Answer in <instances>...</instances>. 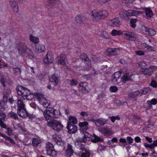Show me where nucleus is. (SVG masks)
I'll list each match as a JSON object with an SVG mask.
<instances>
[{"label":"nucleus","mask_w":157,"mask_h":157,"mask_svg":"<svg viewBox=\"0 0 157 157\" xmlns=\"http://www.w3.org/2000/svg\"><path fill=\"white\" fill-rule=\"evenodd\" d=\"M27 117H28V118L31 120H33L34 118H35V116L33 114H29V113L28 112Z\"/></svg>","instance_id":"55"},{"label":"nucleus","mask_w":157,"mask_h":157,"mask_svg":"<svg viewBox=\"0 0 157 157\" xmlns=\"http://www.w3.org/2000/svg\"><path fill=\"white\" fill-rule=\"evenodd\" d=\"M83 60V61L88 64L90 62V60L88 57H86L84 59H82V60Z\"/></svg>","instance_id":"64"},{"label":"nucleus","mask_w":157,"mask_h":157,"mask_svg":"<svg viewBox=\"0 0 157 157\" xmlns=\"http://www.w3.org/2000/svg\"><path fill=\"white\" fill-rule=\"evenodd\" d=\"M119 14L120 17L122 19L127 20V18L128 17L127 11L122 10L120 13Z\"/></svg>","instance_id":"29"},{"label":"nucleus","mask_w":157,"mask_h":157,"mask_svg":"<svg viewBox=\"0 0 157 157\" xmlns=\"http://www.w3.org/2000/svg\"><path fill=\"white\" fill-rule=\"evenodd\" d=\"M49 80L51 83L55 86L59 82V77L57 75L54 74L50 77Z\"/></svg>","instance_id":"13"},{"label":"nucleus","mask_w":157,"mask_h":157,"mask_svg":"<svg viewBox=\"0 0 157 157\" xmlns=\"http://www.w3.org/2000/svg\"><path fill=\"white\" fill-rule=\"evenodd\" d=\"M16 47L18 51V54L21 55L26 52L29 48L23 42L17 43L16 44Z\"/></svg>","instance_id":"9"},{"label":"nucleus","mask_w":157,"mask_h":157,"mask_svg":"<svg viewBox=\"0 0 157 157\" xmlns=\"http://www.w3.org/2000/svg\"><path fill=\"white\" fill-rule=\"evenodd\" d=\"M70 85L72 86H75L78 83L77 81L74 79H72L70 80Z\"/></svg>","instance_id":"59"},{"label":"nucleus","mask_w":157,"mask_h":157,"mask_svg":"<svg viewBox=\"0 0 157 157\" xmlns=\"http://www.w3.org/2000/svg\"><path fill=\"white\" fill-rule=\"evenodd\" d=\"M140 91H137L129 93L128 96L131 98H134L138 96L140 94Z\"/></svg>","instance_id":"35"},{"label":"nucleus","mask_w":157,"mask_h":157,"mask_svg":"<svg viewBox=\"0 0 157 157\" xmlns=\"http://www.w3.org/2000/svg\"><path fill=\"white\" fill-rule=\"evenodd\" d=\"M54 58L50 53L48 52L44 59V62L47 64L52 63L53 61Z\"/></svg>","instance_id":"14"},{"label":"nucleus","mask_w":157,"mask_h":157,"mask_svg":"<svg viewBox=\"0 0 157 157\" xmlns=\"http://www.w3.org/2000/svg\"><path fill=\"white\" fill-rule=\"evenodd\" d=\"M105 52L106 55L108 56H117L120 53L118 48H109L106 49Z\"/></svg>","instance_id":"10"},{"label":"nucleus","mask_w":157,"mask_h":157,"mask_svg":"<svg viewBox=\"0 0 157 157\" xmlns=\"http://www.w3.org/2000/svg\"><path fill=\"white\" fill-rule=\"evenodd\" d=\"M99 14L101 19L105 18L108 15V11L106 10H104L98 12Z\"/></svg>","instance_id":"32"},{"label":"nucleus","mask_w":157,"mask_h":157,"mask_svg":"<svg viewBox=\"0 0 157 157\" xmlns=\"http://www.w3.org/2000/svg\"><path fill=\"white\" fill-rule=\"evenodd\" d=\"M121 81L125 83L126 81L131 80L129 74H126L124 75L121 78Z\"/></svg>","instance_id":"31"},{"label":"nucleus","mask_w":157,"mask_h":157,"mask_svg":"<svg viewBox=\"0 0 157 157\" xmlns=\"http://www.w3.org/2000/svg\"><path fill=\"white\" fill-rule=\"evenodd\" d=\"M47 121V125L57 131H60V130L63 128V126L61 122L59 121L53 119L52 120Z\"/></svg>","instance_id":"5"},{"label":"nucleus","mask_w":157,"mask_h":157,"mask_svg":"<svg viewBox=\"0 0 157 157\" xmlns=\"http://www.w3.org/2000/svg\"><path fill=\"white\" fill-rule=\"evenodd\" d=\"M144 52H148L152 50L154 47L147 44H144L142 46Z\"/></svg>","instance_id":"26"},{"label":"nucleus","mask_w":157,"mask_h":157,"mask_svg":"<svg viewBox=\"0 0 157 157\" xmlns=\"http://www.w3.org/2000/svg\"><path fill=\"white\" fill-rule=\"evenodd\" d=\"M38 78L42 80L45 77V75L44 74H40L38 75Z\"/></svg>","instance_id":"61"},{"label":"nucleus","mask_w":157,"mask_h":157,"mask_svg":"<svg viewBox=\"0 0 157 157\" xmlns=\"http://www.w3.org/2000/svg\"><path fill=\"white\" fill-rule=\"evenodd\" d=\"M111 34L113 36L123 34L125 36V37L127 39L133 40H136V37L134 33L128 31H124L122 32L121 30H119V31L117 30H112Z\"/></svg>","instance_id":"3"},{"label":"nucleus","mask_w":157,"mask_h":157,"mask_svg":"<svg viewBox=\"0 0 157 157\" xmlns=\"http://www.w3.org/2000/svg\"><path fill=\"white\" fill-rule=\"evenodd\" d=\"M139 67L142 68V69H144L143 68L146 66V63L144 61H142L139 63Z\"/></svg>","instance_id":"51"},{"label":"nucleus","mask_w":157,"mask_h":157,"mask_svg":"<svg viewBox=\"0 0 157 157\" xmlns=\"http://www.w3.org/2000/svg\"><path fill=\"white\" fill-rule=\"evenodd\" d=\"M68 130V133L69 134H74L77 131V127L75 124H67L66 127Z\"/></svg>","instance_id":"12"},{"label":"nucleus","mask_w":157,"mask_h":157,"mask_svg":"<svg viewBox=\"0 0 157 157\" xmlns=\"http://www.w3.org/2000/svg\"><path fill=\"white\" fill-rule=\"evenodd\" d=\"M46 50L44 45L43 44H38L36 46L35 52L37 53L44 52Z\"/></svg>","instance_id":"20"},{"label":"nucleus","mask_w":157,"mask_h":157,"mask_svg":"<svg viewBox=\"0 0 157 157\" xmlns=\"http://www.w3.org/2000/svg\"><path fill=\"white\" fill-rule=\"evenodd\" d=\"M36 93H34V94L31 93V92H30V94H28L25 98H24V99H26L27 100H31L34 98V96H35V94Z\"/></svg>","instance_id":"40"},{"label":"nucleus","mask_w":157,"mask_h":157,"mask_svg":"<svg viewBox=\"0 0 157 157\" xmlns=\"http://www.w3.org/2000/svg\"><path fill=\"white\" fill-rule=\"evenodd\" d=\"M78 144L77 145L79 146V149L81 150L82 151H83L84 150L85 151L86 150L85 148V146L84 145L82 144L81 143V142L78 141L77 142Z\"/></svg>","instance_id":"46"},{"label":"nucleus","mask_w":157,"mask_h":157,"mask_svg":"<svg viewBox=\"0 0 157 157\" xmlns=\"http://www.w3.org/2000/svg\"><path fill=\"white\" fill-rule=\"evenodd\" d=\"M151 88L149 87H146L144 88L143 90H141V94H145L149 93L151 91Z\"/></svg>","instance_id":"43"},{"label":"nucleus","mask_w":157,"mask_h":157,"mask_svg":"<svg viewBox=\"0 0 157 157\" xmlns=\"http://www.w3.org/2000/svg\"><path fill=\"white\" fill-rule=\"evenodd\" d=\"M74 153V150L72 149V146L68 144L67 148L65 150V156L67 157H70Z\"/></svg>","instance_id":"16"},{"label":"nucleus","mask_w":157,"mask_h":157,"mask_svg":"<svg viewBox=\"0 0 157 157\" xmlns=\"http://www.w3.org/2000/svg\"><path fill=\"white\" fill-rule=\"evenodd\" d=\"M58 63L59 64L64 65L65 64V61L67 60L66 55L63 54H60L59 56L57 57Z\"/></svg>","instance_id":"15"},{"label":"nucleus","mask_w":157,"mask_h":157,"mask_svg":"<svg viewBox=\"0 0 157 157\" xmlns=\"http://www.w3.org/2000/svg\"><path fill=\"white\" fill-rule=\"evenodd\" d=\"M47 121V125L57 131H60V130L63 128V126L61 122L59 121L53 119L52 120Z\"/></svg>","instance_id":"4"},{"label":"nucleus","mask_w":157,"mask_h":157,"mask_svg":"<svg viewBox=\"0 0 157 157\" xmlns=\"http://www.w3.org/2000/svg\"><path fill=\"white\" fill-rule=\"evenodd\" d=\"M142 72L144 74L151 75L153 72V70L151 68H145L142 69Z\"/></svg>","instance_id":"27"},{"label":"nucleus","mask_w":157,"mask_h":157,"mask_svg":"<svg viewBox=\"0 0 157 157\" xmlns=\"http://www.w3.org/2000/svg\"><path fill=\"white\" fill-rule=\"evenodd\" d=\"M17 109L25 108V105L23 101L20 99L17 100Z\"/></svg>","instance_id":"33"},{"label":"nucleus","mask_w":157,"mask_h":157,"mask_svg":"<svg viewBox=\"0 0 157 157\" xmlns=\"http://www.w3.org/2000/svg\"><path fill=\"white\" fill-rule=\"evenodd\" d=\"M127 142L129 144H131L133 142L132 139L130 136H128L127 137Z\"/></svg>","instance_id":"57"},{"label":"nucleus","mask_w":157,"mask_h":157,"mask_svg":"<svg viewBox=\"0 0 157 157\" xmlns=\"http://www.w3.org/2000/svg\"><path fill=\"white\" fill-rule=\"evenodd\" d=\"M46 151L47 154L52 157H55L57 154V152L54 149V145L49 142L46 144Z\"/></svg>","instance_id":"6"},{"label":"nucleus","mask_w":157,"mask_h":157,"mask_svg":"<svg viewBox=\"0 0 157 157\" xmlns=\"http://www.w3.org/2000/svg\"><path fill=\"white\" fill-rule=\"evenodd\" d=\"M24 54L27 55L30 59H33L34 58V55L33 52L29 48Z\"/></svg>","instance_id":"34"},{"label":"nucleus","mask_w":157,"mask_h":157,"mask_svg":"<svg viewBox=\"0 0 157 157\" xmlns=\"http://www.w3.org/2000/svg\"><path fill=\"white\" fill-rule=\"evenodd\" d=\"M6 140H8L10 141V142L13 144H15V142L10 137H9L6 136V138L5 139Z\"/></svg>","instance_id":"56"},{"label":"nucleus","mask_w":157,"mask_h":157,"mask_svg":"<svg viewBox=\"0 0 157 157\" xmlns=\"http://www.w3.org/2000/svg\"><path fill=\"white\" fill-rule=\"evenodd\" d=\"M13 72L15 75H19L21 73V71L20 68L18 67L14 68Z\"/></svg>","instance_id":"45"},{"label":"nucleus","mask_w":157,"mask_h":157,"mask_svg":"<svg viewBox=\"0 0 157 157\" xmlns=\"http://www.w3.org/2000/svg\"><path fill=\"white\" fill-rule=\"evenodd\" d=\"M9 3L10 6L15 11L17 12L18 11V7L15 0H9Z\"/></svg>","instance_id":"22"},{"label":"nucleus","mask_w":157,"mask_h":157,"mask_svg":"<svg viewBox=\"0 0 157 157\" xmlns=\"http://www.w3.org/2000/svg\"><path fill=\"white\" fill-rule=\"evenodd\" d=\"M85 152H83L81 155L82 157H89L90 156V152L89 151H85Z\"/></svg>","instance_id":"49"},{"label":"nucleus","mask_w":157,"mask_h":157,"mask_svg":"<svg viewBox=\"0 0 157 157\" xmlns=\"http://www.w3.org/2000/svg\"><path fill=\"white\" fill-rule=\"evenodd\" d=\"M0 82L2 85L4 86L5 87L6 86L5 84V78H2L0 80Z\"/></svg>","instance_id":"63"},{"label":"nucleus","mask_w":157,"mask_h":157,"mask_svg":"<svg viewBox=\"0 0 157 157\" xmlns=\"http://www.w3.org/2000/svg\"><path fill=\"white\" fill-rule=\"evenodd\" d=\"M35 95L36 98L40 103L42 104L44 107L47 108L48 106L50 105V104L48 102L47 99L44 97L42 94L36 93Z\"/></svg>","instance_id":"8"},{"label":"nucleus","mask_w":157,"mask_h":157,"mask_svg":"<svg viewBox=\"0 0 157 157\" xmlns=\"http://www.w3.org/2000/svg\"><path fill=\"white\" fill-rule=\"evenodd\" d=\"M121 73L118 72L114 73L112 76V81L113 82H117V79L119 78L121 76Z\"/></svg>","instance_id":"28"},{"label":"nucleus","mask_w":157,"mask_h":157,"mask_svg":"<svg viewBox=\"0 0 157 157\" xmlns=\"http://www.w3.org/2000/svg\"><path fill=\"white\" fill-rule=\"evenodd\" d=\"M101 34L102 35V37L105 39H108L109 36L108 35L107 33L104 30H103L101 31Z\"/></svg>","instance_id":"48"},{"label":"nucleus","mask_w":157,"mask_h":157,"mask_svg":"<svg viewBox=\"0 0 157 157\" xmlns=\"http://www.w3.org/2000/svg\"><path fill=\"white\" fill-rule=\"evenodd\" d=\"M92 16V20L94 21L98 22L101 18V17L99 14L98 12L93 13Z\"/></svg>","instance_id":"23"},{"label":"nucleus","mask_w":157,"mask_h":157,"mask_svg":"<svg viewBox=\"0 0 157 157\" xmlns=\"http://www.w3.org/2000/svg\"><path fill=\"white\" fill-rule=\"evenodd\" d=\"M84 19V16L81 15H79L75 17V22L80 24H82V19Z\"/></svg>","instance_id":"38"},{"label":"nucleus","mask_w":157,"mask_h":157,"mask_svg":"<svg viewBox=\"0 0 157 157\" xmlns=\"http://www.w3.org/2000/svg\"><path fill=\"white\" fill-rule=\"evenodd\" d=\"M41 143L40 140L36 138H33L32 140V144L33 146L36 147Z\"/></svg>","instance_id":"39"},{"label":"nucleus","mask_w":157,"mask_h":157,"mask_svg":"<svg viewBox=\"0 0 157 157\" xmlns=\"http://www.w3.org/2000/svg\"><path fill=\"white\" fill-rule=\"evenodd\" d=\"M148 103H151L152 105H155L157 102V100L155 98L152 99L150 101L149 100H148L147 101Z\"/></svg>","instance_id":"52"},{"label":"nucleus","mask_w":157,"mask_h":157,"mask_svg":"<svg viewBox=\"0 0 157 157\" xmlns=\"http://www.w3.org/2000/svg\"><path fill=\"white\" fill-rule=\"evenodd\" d=\"M135 53L138 56H143L144 55V52L142 51L137 50L135 51Z\"/></svg>","instance_id":"54"},{"label":"nucleus","mask_w":157,"mask_h":157,"mask_svg":"<svg viewBox=\"0 0 157 157\" xmlns=\"http://www.w3.org/2000/svg\"><path fill=\"white\" fill-rule=\"evenodd\" d=\"M88 125V123L87 121L79 123L78 125L80 127V131H81V130H82V131L84 132V130L86 131L89 128Z\"/></svg>","instance_id":"21"},{"label":"nucleus","mask_w":157,"mask_h":157,"mask_svg":"<svg viewBox=\"0 0 157 157\" xmlns=\"http://www.w3.org/2000/svg\"><path fill=\"white\" fill-rule=\"evenodd\" d=\"M55 141L56 143L59 145L63 146V143L62 141V140L61 139H55Z\"/></svg>","instance_id":"47"},{"label":"nucleus","mask_w":157,"mask_h":157,"mask_svg":"<svg viewBox=\"0 0 157 157\" xmlns=\"http://www.w3.org/2000/svg\"><path fill=\"white\" fill-rule=\"evenodd\" d=\"M8 97L7 95L5 94H4L3 98V102L5 103L8 100Z\"/></svg>","instance_id":"62"},{"label":"nucleus","mask_w":157,"mask_h":157,"mask_svg":"<svg viewBox=\"0 0 157 157\" xmlns=\"http://www.w3.org/2000/svg\"><path fill=\"white\" fill-rule=\"evenodd\" d=\"M109 89L111 92H115L118 90L117 88L115 86H111Z\"/></svg>","instance_id":"50"},{"label":"nucleus","mask_w":157,"mask_h":157,"mask_svg":"<svg viewBox=\"0 0 157 157\" xmlns=\"http://www.w3.org/2000/svg\"><path fill=\"white\" fill-rule=\"evenodd\" d=\"M29 39L31 41L35 44H38L39 42V39L38 38L34 37L32 35H30L29 36Z\"/></svg>","instance_id":"36"},{"label":"nucleus","mask_w":157,"mask_h":157,"mask_svg":"<svg viewBox=\"0 0 157 157\" xmlns=\"http://www.w3.org/2000/svg\"><path fill=\"white\" fill-rule=\"evenodd\" d=\"M28 112L26 110L25 108H22L20 109H17V113L22 118H25L27 117V114Z\"/></svg>","instance_id":"17"},{"label":"nucleus","mask_w":157,"mask_h":157,"mask_svg":"<svg viewBox=\"0 0 157 157\" xmlns=\"http://www.w3.org/2000/svg\"><path fill=\"white\" fill-rule=\"evenodd\" d=\"M107 24L109 26L119 27L121 24V22L119 20L118 18H115L109 21Z\"/></svg>","instance_id":"11"},{"label":"nucleus","mask_w":157,"mask_h":157,"mask_svg":"<svg viewBox=\"0 0 157 157\" xmlns=\"http://www.w3.org/2000/svg\"><path fill=\"white\" fill-rule=\"evenodd\" d=\"M8 116L15 120H18L19 118L17 114L11 111L8 114Z\"/></svg>","instance_id":"37"},{"label":"nucleus","mask_w":157,"mask_h":157,"mask_svg":"<svg viewBox=\"0 0 157 157\" xmlns=\"http://www.w3.org/2000/svg\"><path fill=\"white\" fill-rule=\"evenodd\" d=\"M87 85V82H80L78 88L79 91L82 93H86L87 91L86 88Z\"/></svg>","instance_id":"19"},{"label":"nucleus","mask_w":157,"mask_h":157,"mask_svg":"<svg viewBox=\"0 0 157 157\" xmlns=\"http://www.w3.org/2000/svg\"><path fill=\"white\" fill-rule=\"evenodd\" d=\"M84 78L86 79L87 80H89L91 79V75L90 74H86L84 75L83 76Z\"/></svg>","instance_id":"58"},{"label":"nucleus","mask_w":157,"mask_h":157,"mask_svg":"<svg viewBox=\"0 0 157 157\" xmlns=\"http://www.w3.org/2000/svg\"><path fill=\"white\" fill-rule=\"evenodd\" d=\"M128 16H136L139 15L141 13L140 11L135 10H129L127 11Z\"/></svg>","instance_id":"25"},{"label":"nucleus","mask_w":157,"mask_h":157,"mask_svg":"<svg viewBox=\"0 0 157 157\" xmlns=\"http://www.w3.org/2000/svg\"><path fill=\"white\" fill-rule=\"evenodd\" d=\"M98 130L100 132L103 134L105 136H110L113 134L112 131L107 128L102 127L99 128Z\"/></svg>","instance_id":"18"},{"label":"nucleus","mask_w":157,"mask_h":157,"mask_svg":"<svg viewBox=\"0 0 157 157\" xmlns=\"http://www.w3.org/2000/svg\"><path fill=\"white\" fill-rule=\"evenodd\" d=\"M77 123V120L75 117L70 115L68 118V121L67 124H75Z\"/></svg>","instance_id":"24"},{"label":"nucleus","mask_w":157,"mask_h":157,"mask_svg":"<svg viewBox=\"0 0 157 157\" xmlns=\"http://www.w3.org/2000/svg\"><path fill=\"white\" fill-rule=\"evenodd\" d=\"M137 20H138L136 19H131L130 23V26L132 27L133 28H134L136 26L135 23Z\"/></svg>","instance_id":"44"},{"label":"nucleus","mask_w":157,"mask_h":157,"mask_svg":"<svg viewBox=\"0 0 157 157\" xmlns=\"http://www.w3.org/2000/svg\"><path fill=\"white\" fill-rule=\"evenodd\" d=\"M97 123L98 124L100 125L103 126L107 123V120L104 118H100L96 119Z\"/></svg>","instance_id":"30"},{"label":"nucleus","mask_w":157,"mask_h":157,"mask_svg":"<svg viewBox=\"0 0 157 157\" xmlns=\"http://www.w3.org/2000/svg\"><path fill=\"white\" fill-rule=\"evenodd\" d=\"M150 85L152 87L155 88L157 87V82L154 80H152L150 83Z\"/></svg>","instance_id":"53"},{"label":"nucleus","mask_w":157,"mask_h":157,"mask_svg":"<svg viewBox=\"0 0 157 157\" xmlns=\"http://www.w3.org/2000/svg\"><path fill=\"white\" fill-rule=\"evenodd\" d=\"M146 15L148 17H151L153 15L152 11L149 8H146L145 9Z\"/></svg>","instance_id":"41"},{"label":"nucleus","mask_w":157,"mask_h":157,"mask_svg":"<svg viewBox=\"0 0 157 157\" xmlns=\"http://www.w3.org/2000/svg\"><path fill=\"white\" fill-rule=\"evenodd\" d=\"M145 33L149 36H153L156 34L155 30H145Z\"/></svg>","instance_id":"42"},{"label":"nucleus","mask_w":157,"mask_h":157,"mask_svg":"<svg viewBox=\"0 0 157 157\" xmlns=\"http://www.w3.org/2000/svg\"><path fill=\"white\" fill-rule=\"evenodd\" d=\"M84 134V136L82 138L79 137L77 141L80 142L86 143V140H90L91 139V141L94 143L102 141L103 140L100 137L94 134H93V136L90 134L86 131L83 132Z\"/></svg>","instance_id":"2"},{"label":"nucleus","mask_w":157,"mask_h":157,"mask_svg":"<svg viewBox=\"0 0 157 157\" xmlns=\"http://www.w3.org/2000/svg\"><path fill=\"white\" fill-rule=\"evenodd\" d=\"M0 126L2 128H4L5 129L7 128L6 124H4L1 120H0Z\"/></svg>","instance_id":"60"},{"label":"nucleus","mask_w":157,"mask_h":157,"mask_svg":"<svg viewBox=\"0 0 157 157\" xmlns=\"http://www.w3.org/2000/svg\"><path fill=\"white\" fill-rule=\"evenodd\" d=\"M16 89L18 95L21 96L23 98L28 94H30V90L21 86L18 85Z\"/></svg>","instance_id":"7"},{"label":"nucleus","mask_w":157,"mask_h":157,"mask_svg":"<svg viewBox=\"0 0 157 157\" xmlns=\"http://www.w3.org/2000/svg\"><path fill=\"white\" fill-rule=\"evenodd\" d=\"M43 114L46 120L48 121L54 118H58L60 115V112L59 110L55 109L52 108L47 107L46 110L43 112Z\"/></svg>","instance_id":"1"}]
</instances>
